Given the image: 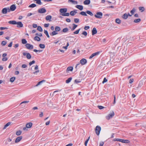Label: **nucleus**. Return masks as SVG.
<instances>
[{
  "mask_svg": "<svg viewBox=\"0 0 146 146\" xmlns=\"http://www.w3.org/2000/svg\"><path fill=\"white\" fill-rule=\"evenodd\" d=\"M55 31H53L51 33H50V35L52 36H53L57 35L58 33V32L60 31L61 30L60 27L58 26H56L55 27Z\"/></svg>",
  "mask_w": 146,
  "mask_h": 146,
  "instance_id": "f257e3e1",
  "label": "nucleus"
},
{
  "mask_svg": "<svg viewBox=\"0 0 146 146\" xmlns=\"http://www.w3.org/2000/svg\"><path fill=\"white\" fill-rule=\"evenodd\" d=\"M101 130V128L100 126L97 125L96 127L95 128V131L97 135H99Z\"/></svg>",
  "mask_w": 146,
  "mask_h": 146,
  "instance_id": "f03ea898",
  "label": "nucleus"
},
{
  "mask_svg": "<svg viewBox=\"0 0 146 146\" xmlns=\"http://www.w3.org/2000/svg\"><path fill=\"white\" fill-rule=\"evenodd\" d=\"M33 125V123L31 122H29L26 124V127H24L23 129L24 130H25L26 128H30Z\"/></svg>",
  "mask_w": 146,
  "mask_h": 146,
  "instance_id": "7ed1b4c3",
  "label": "nucleus"
},
{
  "mask_svg": "<svg viewBox=\"0 0 146 146\" xmlns=\"http://www.w3.org/2000/svg\"><path fill=\"white\" fill-rule=\"evenodd\" d=\"M103 15L102 13L100 12H97L96 14L95 15L94 17L97 18H101Z\"/></svg>",
  "mask_w": 146,
  "mask_h": 146,
  "instance_id": "20e7f679",
  "label": "nucleus"
},
{
  "mask_svg": "<svg viewBox=\"0 0 146 146\" xmlns=\"http://www.w3.org/2000/svg\"><path fill=\"white\" fill-rule=\"evenodd\" d=\"M114 113L113 111H112L106 117V119L109 120L110 118L112 117L114 115Z\"/></svg>",
  "mask_w": 146,
  "mask_h": 146,
  "instance_id": "39448f33",
  "label": "nucleus"
},
{
  "mask_svg": "<svg viewBox=\"0 0 146 146\" xmlns=\"http://www.w3.org/2000/svg\"><path fill=\"white\" fill-rule=\"evenodd\" d=\"M10 11V9L9 8H4L2 9V13L3 14H5L7 13V11L9 12Z\"/></svg>",
  "mask_w": 146,
  "mask_h": 146,
  "instance_id": "423d86ee",
  "label": "nucleus"
},
{
  "mask_svg": "<svg viewBox=\"0 0 146 146\" xmlns=\"http://www.w3.org/2000/svg\"><path fill=\"white\" fill-rule=\"evenodd\" d=\"M101 52L100 51H98L95 53H93L89 57L90 59H91L94 56L98 55Z\"/></svg>",
  "mask_w": 146,
  "mask_h": 146,
  "instance_id": "0eeeda50",
  "label": "nucleus"
},
{
  "mask_svg": "<svg viewBox=\"0 0 146 146\" xmlns=\"http://www.w3.org/2000/svg\"><path fill=\"white\" fill-rule=\"evenodd\" d=\"M80 62L82 65H83L86 64L87 61L86 59L82 58L80 60Z\"/></svg>",
  "mask_w": 146,
  "mask_h": 146,
  "instance_id": "6e6552de",
  "label": "nucleus"
},
{
  "mask_svg": "<svg viewBox=\"0 0 146 146\" xmlns=\"http://www.w3.org/2000/svg\"><path fill=\"white\" fill-rule=\"evenodd\" d=\"M25 46L26 48L28 49H31L33 48V46L29 43L26 44Z\"/></svg>",
  "mask_w": 146,
  "mask_h": 146,
  "instance_id": "1a4fd4ad",
  "label": "nucleus"
},
{
  "mask_svg": "<svg viewBox=\"0 0 146 146\" xmlns=\"http://www.w3.org/2000/svg\"><path fill=\"white\" fill-rule=\"evenodd\" d=\"M46 11V9L44 8H41L38 10V13H45Z\"/></svg>",
  "mask_w": 146,
  "mask_h": 146,
  "instance_id": "9d476101",
  "label": "nucleus"
},
{
  "mask_svg": "<svg viewBox=\"0 0 146 146\" xmlns=\"http://www.w3.org/2000/svg\"><path fill=\"white\" fill-rule=\"evenodd\" d=\"M131 16L132 15H130L129 13H128V14L127 13H125L122 16V18L123 19H127L128 16L131 17Z\"/></svg>",
  "mask_w": 146,
  "mask_h": 146,
  "instance_id": "9b49d317",
  "label": "nucleus"
},
{
  "mask_svg": "<svg viewBox=\"0 0 146 146\" xmlns=\"http://www.w3.org/2000/svg\"><path fill=\"white\" fill-rule=\"evenodd\" d=\"M17 27L19 28L22 27H23V25L21 22H17Z\"/></svg>",
  "mask_w": 146,
  "mask_h": 146,
  "instance_id": "f8f14e48",
  "label": "nucleus"
},
{
  "mask_svg": "<svg viewBox=\"0 0 146 146\" xmlns=\"http://www.w3.org/2000/svg\"><path fill=\"white\" fill-rule=\"evenodd\" d=\"M22 139V137L21 136H19L17 138L15 141V143H18Z\"/></svg>",
  "mask_w": 146,
  "mask_h": 146,
  "instance_id": "ddd939ff",
  "label": "nucleus"
},
{
  "mask_svg": "<svg viewBox=\"0 0 146 146\" xmlns=\"http://www.w3.org/2000/svg\"><path fill=\"white\" fill-rule=\"evenodd\" d=\"M60 12L61 13H66L67 11V9L66 8H61L59 10Z\"/></svg>",
  "mask_w": 146,
  "mask_h": 146,
  "instance_id": "4468645a",
  "label": "nucleus"
},
{
  "mask_svg": "<svg viewBox=\"0 0 146 146\" xmlns=\"http://www.w3.org/2000/svg\"><path fill=\"white\" fill-rule=\"evenodd\" d=\"M120 142L124 143H130V141L127 139L124 140L121 139Z\"/></svg>",
  "mask_w": 146,
  "mask_h": 146,
  "instance_id": "2eb2a0df",
  "label": "nucleus"
},
{
  "mask_svg": "<svg viewBox=\"0 0 146 146\" xmlns=\"http://www.w3.org/2000/svg\"><path fill=\"white\" fill-rule=\"evenodd\" d=\"M52 18V16L50 15H47L46 17V21H48L49 22L51 21V19Z\"/></svg>",
  "mask_w": 146,
  "mask_h": 146,
  "instance_id": "dca6fc26",
  "label": "nucleus"
},
{
  "mask_svg": "<svg viewBox=\"0 0 146 146\" xmlns=\"http://www.w3.org/2000/svg\"><path fill=\"white\" fill-rule=\"evenodd\" d=\"M16 9V7L14 5H12L10 7V11H14Z\"/></svg>",
  "mask_w": 146,
  "mask_h": 146,
  "instance_id": "f3484780",
  "label": "nucleus"
},
{
  "mask_svg": "<svg viewBox=\"0 0 146 146\" xmlns=\"http://www.w3.org/2000/svg\"><path fill=\"white\" fill-rule=\"evenodd\" d=\"M97 33V31L96 28L94 27L93 28V29L92 31V35H94L95 34H96Z\"/></svg>",
  "mask_w": 146,
  "mask_h": 146,
  "instance_id": "a211bd4d",
  "label": "nucleus"
},
{
  "mask_svg": "<svg viewBox=\"0 0 146 146\" xmlns=\"http://www.w3.org/2000/svg\"><path fill=\"white\" fill-rule=\"evenodd\" d=\"M38 69V66L37 65H36L35 66V70H37L33 72V73L34 74H35L37 73L38 72H39V70H37Z\"/></svg>",
  "mask_w": 146,
  "mask_h": 146,
  "instance_id": "6ab92c4d",
  "label": "nucleus"
},
{
  "mask_svg": "<svg viewBox=\"0 0 146 146\" xmlns=\"http://www.w3.org/2000/svg\"><path fill=\"white\" fill-rule=\"evenodd\" d=\"M76 7L81 11L83 9V6L82 5H77L76 6Z\"/></svg>",
  "mask_w": 146,
  "mask_h": 146,
  "instance_id": "aec40b11",
  "label": "nucleus"
},
{
  "mask_svg": "<svg viewBox=\"0 0 146 146\" xmlns=\"http://www.w3.org/2000/svg\"><path fill=\"white\" fill-rule=\"evenodd\" d=\"M73 67L72 66H69L66 69L67 72L69 71H72L73 70Z\"/></svg>",
  "mask_w": 146,
  "mask_h": 146,
  "instance_id": "412c9836",
  "label": "nucleus"
},
{
  "mask_svg": "<svg viewBox=\"0 0 146 146\" xmlns=\"http://www.w3.org/2000/svg\"><path fill=\"white\" fill-rule=\"evenodd\" d=\"M77 13L76 11L75 10L71 11L70 13V14L72 16H74L76 13Z\"/></svg>",
  "mask_w": 146,
  "mask_h": 146,
  "instance_id": "4be33fe9",
  "label": "nucleus"
},
{
  "mask_svg": "<svg viewBox=\"0 0 146 146\" xmlns=\"http://www.w3.org/2000/svg\"><path fill=\"white\" fill-rule=\"evenodd\" d=\"M8 23L10 24L13 25H16L17 24V22L15 21H11L8 22Z\"/></svg>",
  "mask_w": 146,
  "mask_h": 146,
  "instance_id": "5701e85b",
  "label": "nucleus"
},
{
  "mask_svg": "<svg viewBox=\"0 0 146 146\" xmlns=\"http://www.w3.org/2000/svg\"><path fill=\"white\" fill-rule=\"evenodd\" d=\"M90 0H86L84 2V3L85 5H88L90 4Z\"/></svg>",
  "mask_w": 146,
  "mask_h": 146,
  "instance_id": "b1692460",
  "label": "nucleus"
},
{
  "mask_svg": "<svg viewBox=\"0 0 146 146\" xmlns=\"http://www.w3.org/2000/svg\"><path fill=\"white\" fill-rule=\"evenodd\" d=\"M11 122H10L7 123L6 125H5L4 127L3 128V129H5L7 127L9 126L11 124Z\"/></svg>",
  "mask_w": 146,
  "mask_h": 146,
  "instance_id": "393cba45",
  "label": "nucleus"
},
{
  "mask_svg": "<svg viewBox=\"0 0 146 146\" xmlns=\"http://www.w3.org/2000/svg\"><path fill=\"white\" fill-rule=\"evenodd\" d=\"M68 2H71L74 4H77L78 3V2L75 1L73 0H68Z\"/></svg>",
  "mask_w": 146,
  "mask_h": 146,
  "instance_id": "a878e982",
  "label": "nucleus"
},
{
  "mask_svg": "<svg viewBox=\"0 0 146 146\" xmlns=\"http://www.w3.org/2000/svg\"><path fill=\"white\" fill-rule=\"evenodd\" d=\"M69 29L67 28H65L63 29L62 30V32L64 33H66L68 31Z\"/></svg>",
  "mask_w": 146,
  "mask_h": 146,
  "instance_id": "bb28decb",
  "label": "nucleus"
},
{
  "mask_svg": "<svg viewBox=\"0 0 146 146\" xmlns=\"http://www.w3.org/2000/svg\"><path fill=\"white\" fill-rule=\"evenodd\" d=\"M34 39L35 40H36L38 41H39L40 40V38L38 36H35Z\"/></svg>",
  "mask_w": 146,
  "mask_h": 146,
  "instance_id": "cd10ccee",
  "label": "nucleus"
},
{
  "mask_svg": "<svg viewBox=\"0 0 146 146\" xmlns=\"http://www.w3.org/2000/svg\"><path fill=\"white\" fill-rule=\"evenodd\" d=\"M45 82V80H42V81H41L39 82H38L37 83V84L36 85V86H37L39 85L40 84H41L43 82Z\"/></svg>",
  "mask_w": 146,
  "mask_h": 146,
  "instance_id": "c85d7f7f",
  "label": "nucleus"
},
{
  "mask_svg": "<svg viewBox=\"0 0 146 146\" xmlns=\"http://www.w3.org/2000/svg\"><path fill=\"white\" fill-rule=\"evenodd\" d=\"M22 133V131L21 130L17 131H16V134L17 135L19 136L21 135Z\"/></svg>",
  "mask_w": 146,
  "mask_h": 146,
  "instance_id": "c756f323",
  "label": "nucleus"
},
{
  "mask_svg": "<svg viewBox=\"0 0 146 146\" xmlns=\"http://www.w3.org/2000/svg\"><path fill=\"white\" fill-rule=\"evenodd\" d=\"M72 78L71 77L69 78L67 80H66V83H67V84L69 83L70 82V81H71V80H72Z\"/></svg>",
  "mask_w": 146,
  "mask_h": 146,
  "instance_id": "7c9ffc66",
  "label": "nucleus"
},
{
  "mask_svg": "<svg viewBox=\"0 0 146 146\" xmlns=\"http://www.w3.org/2000/svg\"><path fill=\"white\" fill-rule=\"evenodd\" d=\"M36 6V5L34 3L32 4L29 6V8H33Z\"/></svg>",
  "mask_w": 146,
  "mask_h": 146,
  "instance_id": "2f4dec72",
  "label": "nucleus"
},
{
  "mask_svg": "<svg viewBox=\"0 0 146 146\" xmlns=\"http://www.w3.org/2000/svg\"><path fill=\"white\" fill-rule=\"evenodd\" d=\"M73 26L72 27V28L71 29V30L73 31H74L77 27V25H76L74 24H73Z\"/></svg>",
  "mask_w": 146,
  "mask_h": 146,
  "instance_id": "473e14b6",
  "label": "nucleus"
},
{
  "mask_svg": "<svg viewBox=\"0 0 146 146\" xmlns=\"http://www.w3.org/2000/svg\"><path fill=\"white\" fill-rule=\"evenodd\" d=\"M34 1H36V3L39 5H41L42 4V3L40 0H33Z\"/></svg>",
  "mask_w": 146,
  "mask_h": 146,
  "instance_id": "72a5a7b5",
  "label": "nucleus"
},
{
  "mask_svg": "<svg viewBox=\"0 0 146 146\" xmlns=\"http://www.w3.org/2000/svg\"><path fill=\"white\" fill-rule=\"evenodd\" d=\"M44 33L46 35L47 37L49 38L50 36L48 35V32L47 31L45 30L44 31Z\"/></svg>",
  "mask_w": 146,
  "mask_h": 146,
  "instance_id": "f704fd0d",
  "label": "nucleus"
},
{
  "mask_svg": "<svg viewBox=\"0 0 146 146\" xmlns=\"http://www.w3.org/2000/svg\"><path fill=\"white\" fill-rule=\"evenodd\" d=\"M22 42V44H27V40H26V39H22L21 40Z\"/></svg>",
  "mask_w": 146,
  "mask_h": 146,
  "instance_id": "c9c22d12",
  "label": "nucleus"
},
{
  "mask_svg": "<svg viewBox=\"0 0 146 146\" xmlns=\"http://www.w3.org/2000/svg\"><path fill=\"white\" fill-rule=\"evenodd\" d=\"M80 29H79L77 30L76 31H74L73 32V33L74 34H78L80 31Z\"/></svg>",
  "mask_w": 146,
  "mask_h": 146,
  "instance_id": "e433bc0d",
  "label": "nucleus"
},
{
  "mask_svg": "<svg viewBox=\"0 0 146 146\" xmlns=\"http://www.w3.org/2000/svg\"><path fill=\"white\" fill-rule=\"evenodd\" d=\"M62 15L63 16H68L69 15V13H62Z\"/></svg>",
  "mask_w": 146,
  "mask_h": 146,
  "instance_id": "4c0bfd02",
  "label": "nucleus"
},
{
  "mask_svg": "<svg viewBox=\"0 0 146 146\" xmlns=\"http://www.w3.org/2000/svg\"><path fill=\"white\" fill-rule=\"evenodd\" d=\"M37 30L40 32H42V29L41 27L38 26L37 28Z\"/></svg>",
  "mask_w": 146,
  "mask_h": 146,
  "instance_id": "58836bf2",
  "label": "nucleus"
},
{
  "mask_svg": "<svg viewBox=\"0 0 146 146\" xmlns=\"http://www.w3.org/2000/svg\"><path fill=\"white\" fill-rule=\"evenodd\" d=\"M86 13L90 15L91 16H92L93 15V14L91 11H87Z\"/></svg>",
  "mask_w": 146,
  "mask_h": 146,
  "instance_id": "ea45409f",
  "label": "nucleus"
},
{
  "mask_svg": "<svg viewBox=\"0 0 146 146\" xmlns=\"http://www.w3.org/2000/svg\"><path fill=\"white\" fill-rule=\"evenodd\" d=\"M39 46L41 48H44L45 47V45L44 44H40L39 45Z\"/></svg>",
  "mask_w": 146,
  "mask_h": 146,
  "instance_id": "a19ab883",
  "label": "nucleus"
},
{
  "mask_svg": "<svg viewBox=\"0 0 146 146\" xmlns=\"http://www.w3.org/2000/svg\"><path fill=\"white\" fill-rule=\"evenodd\" d=\"M26 56L27 58L28 59H30L31 58V56L29 53H27Z\"/></svg>",
  "mask_w": 146,
  "mask_h": 146,
  "instance_id": "79ce46f5",
  "label": "nucleus"
},
{
  "mask_svg": "<svg viewBox=\"0 0 146 146\" xmlns=\"http://www.w3.org/2000/svg\"><path fill=\"white\" fill-rule=\"evenodd\" d=\"M141 21L140 19H135L134 21V22L135 23H137L140 22Z\"/></svg>",
  "mask_w": 146,
  "mask_h": 146,
  "instance_id": "37998d69",
  "label": "nucleus"
},
{
  "mask_svg": "<svg viewBox=\"0 0 146 146\" xmlns=\"http://www.w3.org/2000/svg\"><path fill=\"white\" fill-rule=\"evenodd\" d=\"M116 22L119 24L121 23V20L119 19H116L115 20Z\"/></svg>",
  "mask_w": 146,
  "mask_h": 146,
  "instance_id": "c03bdc74",
  "label": "nucleus"
},
{
  "mask_svg": "<svg viewBox=\"0 0 146 146\" xmlns=\"http://www.w3.org/2000/svg\"><path fill=\"white\" fill-rule=\"evenodd\" d=\"M121 139H119V138H115V139H114L113 141H119V142H120L121 141Z\"/></svg>",
  "mask_w": 146,
  "mask_h": 146,
  "instance_id": "a18cd8bd",
  "label": "nucleus"
},
{
  "mask_svg": "<svg viewBox=\"0 0 146 146\" xmlns=\"http://www.w3.org/2000/svg\"><path fill=\"white\" fill-rule=\"evenodd\" d=\"M90 137H89L88 139L85 142L84 144L86 146H87V143L89 140Z\"/></svg>",
  "mask_w": 146,
  "mask_h": 146,
  "instance_id": "49530a36",
  "label": "nucleus"
},
{
  "mask_svg": "<svg viewBox=\"0 0 146 146\" xmlns=\"http://www.w3.org/2000/svg\"><path fill=\"white\" fill-rule=\"evenodd\" d=\"M7 44V42L5 41H3L1 42V44L2 46H4Z\"/></svg>",
  "mask_w": 146,
  "mask_h": 146,
  "instance_id": "de8ad7c7",
  "label": "nucleus"
},
{
  "mask_svg": "<svg viewBox=\"0 0 146 146\" xmlns=\"http://www.w3.org/2000/svg\"><path fill=\"white\" fill-rule=\"evenodd\" d=\"M80 14L81 15H83V16H86L87 15L86 13V12H84V11H82L80 13Z\"/></svg>",
  "mask_w": 146,
  "mask_h": 146,
  "instance_id": "09e8293b",
  "label": "nucleus"
},
{
  "mask_svg": "<svg viewBox=\"0 0 146 146\" xmlns=\"http://www.w3.org/2000/svg\"><path fill=\"white\" fill-rule=\"evenodd\" d=\"M15 77H12L10 79V81L11 82H13L15 79Z\"/></svg>",
  "mask_w": 146,
  "mask_h": 146,
  "instance_id": "8fccbe9b",
  "label": "nucleus"
},
{
  "mask_svg": "<svg viewBox=\"0 0 146 146\" xmlns=\"http://www.w3.org/2000/svg\"><path fill=\"white\" fill-rule=\"evenodd\" d=\"M135 9L133 8L132 10L130 11V13L131 15H133L135 12Z\"/></svg>",
  "mask_w": 146,
  "mask_h": 146,
  "instance_id": "3c124183",
  "label": "nucleus"
},
{
  "mask_svg": "<svg viewBox=\"0 0 146 146\" xmlns=\"http://www.w3.org/2000/svg\"><path fill=\"white\" fill-rule=\"evenodd\" d=\"M35 62V60H33L31 62H30L29 63V65L30 66H31L32 64H34Z\"/></svg>",
  "mask_w": 146,
  "mask_h": 146,
  "instance_id": "603ef678",
  "label": "nucleus"
},
{
  "mask_svg": "<svg viewBox=\"0 0 146 146\" xmlns=\"http://www.w3.org/2000/svg\"><path fill=\"white\" fill-rule=\"evenodd\" d=\"M82 34L84 35L86 37L87 35V33L86 31H84L82 33Z\"/></svg>",
  "mask_w": 146,
  "mask_h": 146,
  "instance_id": "864d4df0",
  "label": "nucleus"
},
{
  "mask_svg": "<svg viewBox=\"0 0 146 146\" xmlns=\"http://www.w3.org/2000/svg\"><path fill=\"white\" fill-rule=\"evenodd\" d=\"M74 22L76 23H78L79 22V20L77 18H75L74 19Z\"/></svg>",
  "mask_w": 146,
  "mask_h": 146,
  "instance_id": "5fc2aeb1",
  "label": "nucleus"
},
{
  "mask_svg": "<svg viewBox=\"0 0 146 146\" xmlns=\"http://www.w3.org/2000/svg\"><path fill=\"white\" fill-rule=\"evenodd\" d=\"M107 79L106 78H104V79L103 81L102 82V83L103 84H104V83L107 82Z\"/></svg>",
  "mask_w": 146,
  "mask_h": 146,
  "instance_id": "6e6d98bb",
  "label": "nucleus"
},
{
  "mask_svg": "<svg viewBox=\"0 0 146 146\" xmlns=\"http://www.w3.org/2000/svg\"><path fill=\"white\" fill-rule=\"evenodd\" d=\"M8 58L6 57H3L2 59V60L3 61H5L7 60Z\"/></svg>",
  "mask_w": 146,
  "mask_h": 146,
  "instance_id": "4d7b16f0",
  "label": "nucleus"
},
{
  "mask_svg": "<svg viewBox=\"0 0 146 146\" xmlns=\"http://www.w3.org/2000/svg\"><path fill=\"white\" fill-rule=\"evenodd\" d=\"M98 108L100 110H101V109H102L104 108V107L103 106H98Z\"/></svg>",
  "mask_w": 146,
  "mask_h": 146,
  "instance_id": "13d9d810",
  "label": "nucleus"
},
{
  "mask_svg": "<svg viewBox=\"0 0 146 146\" xmlns=\"http://www.w3.org/2000/svg\"><path fill=\"white\" fill-rule=\"evenodd\" d=\"M139 9L140 10H141L142 11H143L144 10V8L143 7H140L139 8Z\"/></svg>",
  "mask_w": 146,
  "mask_h": 146,
  "instance_id": "bf43d9fd",
  "label": "nucleus"
},
{
  "mask_svg": "<svg viewBox=\"0 0 146 146\" xmlns=\"http://www.w3.org/2000/svg\"><path fill=\"white\" fill-rule=\"evenodd\" d=\"M133 81H134L133 79H131L129 80V83L130 84H131L133 82Z\"/></svg>",
  "mask_w": 146,
  "mask_h": 146,
  "instance_id": "052dcab7",
  "label": "nucleus"
},
{
  "mask_svg": "<svg viewBox=\"0 0 146 146\" xmlns=\"http://www.w3.org/2000/svg\"><path fill=\"white\" fill-rule=\"evenodd\" d=\"M7 27H0V29L1 30L6 29H7Z\"/></svg>",
  "mask_w": 146,
  "mask_h": 146,
  "instance_id": "680f3d73",
  "label": "nucleus"
},
{
  "mask_svg": "<svg viewBox=\"0 0 146 146\" xmlns=\"http://www.w3.org/2000/svg\"><path fill=\"white\" fill-rule=\"evenodd\" d=\"M43 115V113L42 112H40V114L39 115V116L40 117H42Z\"/></svg>",
  "mask_w": 146,
  "mask_h": 146,
  "instance_id": "e2e57ef3",
  "label": "nucleus"
},
{
  "mask_svg": "<svg viewBox=\"0 0 146 146\" xmlns=\"http://www.w3.org/2000/svg\"><path fill=\"white\" fill-rule=\"evenodd\" d=\"M90 28V27L88 26H85L84 27V29L85 30H88Z\"/></svg>",
  "mask_w": 146,
  "mask_h": 146,
  "instance_id": "0e129e2a",
  "label": "nucleus"
},
{
  "mask_svg": "<svg viewBox=\"0 0 146 146\" xmlns=\"http://www.w3.org/2000/svg\"><path fill=\"white\" fill-rule=\"evenodd\" d=\"M49 23L45 24L44 25V26L45 27H48L49 26Z\"/></svg>",
  "mask_w": 146,
  "mask_h": 146,
  "instance_id": "69168bd1",
  "label": "nucleus"
},
{
  "mask_svg": "<svg viewBox=\"0 0 146 146\" xmlns=\"http://www.w3.org/2000/svg\"><path fill=\"white\" fill-rule=\"evenodd\" d=\"M104 144V142H100L99 146H103Z\"/></svg>",
  "mask_w": 146,
  "mask_h": 146,
  "instance_id": "338daca9",
  "label": "nucleus"
},
{
  "mask_svg": "<svg viewBox=\"0 0 146 146\" xmlns=\"http://www.w3.org/2000/svg\"><path fill=\"white\" fill-rule=\"evenodd\" d=\"M27 67V65L25 64H23L22 66V67L23 68H26Z\"/></svg>",
  "mask_w": 146,
  "mask_h": 146,
  "instance_id": "774afa93",
  "label": "nucleus"
}]
</instances>
